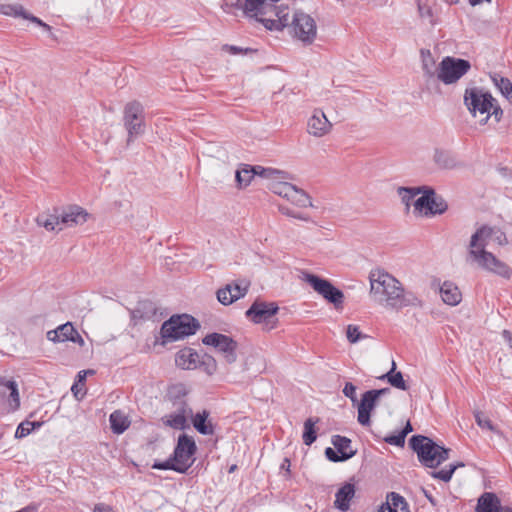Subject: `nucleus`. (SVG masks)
Returning a JSON list of instances; mask_svg holds the SVG:
<instances>
[{
	"label": "nucleus",
	"instance_id": "obj_1",
	"mask_svg": "<svg viewBox=\"0 0 512 512\" xmlns=\"http://www.w3.org/2000/svg\"><path fill=\"white\" fill-rule=\"evenodd\" d=\"M370 295L378 305L393 310L408 306H421V300L412 292H406L401 282L384 270H373L369 275Z\"/></svg>",
	"mask_w": 512,
	"mask_h": 512
},
{
	"label": "nucleus",
	"instance_id": "obj_2",
	"mask_svg": "<svg viewBox=\"0 0 512 512\" xmlns=\"http://www.w3.org/2000/svg\"><path fill=\"white\" fill-rule=\"evenodd\" d=\"M493 227L482 226L472 236L469 243L468 258L487 271L495 273L503 278H510V267L497 259L485 248L492 241Z\"/></svg>",
	"mask_w": 512,
	"mask_h": 512
},
{
	"label": "nucleus",
	"instance_id": "obj_3",
	"mask_svg": "<svg viewBox=\"0 0 512 512\" xmlns=\"http://www.w3.org/2000/svg\"><path fill=\"white\" fill-rule=\"evenodd\" d=\"M409 445L417 453L419 462L428 468H436L449 459L450 449L438 445L423 435H414Z\"/></svg>",
	"mask_w": 512,
	"mask_h": 512
},
{
	"label": "nucleus",
	"instance_id": "obj_4",
	"mask_svg": "<svg viewBox=\"0 0 512 512\" xmlns=\"http://www.w3.org/2000/svg\"><path fill=\"white\" fill-rule=\"evenodd\" d=\"M198 328L199 323L194 317L187 314L174 315L162 324L160 333L163 343H166L193 335Z\"/></svg>",
	"mask_w": 512,
	"mask_h": 512
},
{
	"label": "nucleus",
	"instance_id": "obj_5",
	"mask_svg": "<svg viewBox=\"0 0 512 512\" xmlns=\"http://www.w3.org/2000/svg\"><path fill=\"white\" fill-rule=\"evenodd\" d=\"M463 101L464 105L473 117H476L478 114H487L481 121V124H486L488 122L491 106L493 105V101H495V98L489 91L476 86L466 88Z\"/></svg>",
	"mask_w": 512,
	"mask_h": 512
},
{
	"label": "nucleus",
	"instance_id": "obj_6",
	"mask_svg": "<svg viewBox=\"0 0 512 512\" xmlns=\"http://www.w3.org/2000/svg\"><path fill=\"white\" fill-rule=\"evenodd\" d=\"M279 307L274 302H264L256 300L250 308L246 311L245 315L255 324H263L264 329L270 331L274 329L278 323L276 314Z\"/></svg>",
	"mask_w": 512,
	"mask_h": 512
},
{
	"label": "nucleus",
	"instance_id": "obj_7",
	"mask_svg": "<svg viewBox=\"0 0 512 512\" xmlns=\"http://www.w3.org/2000/svg\"><path fill=\"white\" fill-rule=\"evenodd\" d=\"M470 68L471 64L468 60L447 56L438 66L437 78L444 84L450 85L456 83Z\"/></svg>",
	"mask_w": 512,
	"mask_h": 512
},
{
	"label": "nucleus",
	"instance_id": "obj_8",
	"mask_svg": "<svg viewBox=\"0 0 512 512\" xmlns=\"http://www.w3.org/2000/svg\"><path fill=\"white\" fill-rule=\"evenodd\" d=\"M124 126L128 132L127 144L144 133V110L139 102L128 103L124 109Z\"/></svg>",
	"mask_w": 512,
	"mask_h": 512
},
{
	"label": "nucleus",
	"instance_id": "obj_9",
	"mask_svg": "<svg viewBox=\"0 0 512 512\" xmlns=\"http://www.w3.org/2000/svg\"><path fill=\"white\" fill-rule=\"evenodd\" d=\"M304 280L314 289V291L328 302L334 304L336 308L342 306L344 294L340 289L333 286L330 281L309 273L304 275Z\"/></svg>",
	"mask_w": 512,
	"mask_h": 512
},
{
	"label": "nucleus",
	"instance_id": "obj_10",
	"mask_svg": "<svg viewBox=\"0 0 512 512\" xmlns=\"http://www.w3.org/2000/svg\"><path fill=\"white\" fill-rule=\"evenodd\" d=\"M294 37L304 44H311L317 35L315 20L308 14L297 11L291 22Z\"/></svg>",
	"mask_w": 512,
	"mask_h": 512
},
{
	"label": "nucleus",
	"instance_id": "obj_11",
	"mask_svg": "<svg viewBox=\"0 0 512 512\" xmlns=\"http://www.w3.org/2000/svg\"><path fill=\"white\" fill-rule=\"evenodd\" d=\"M422 192L423 195L414 202L415 211L424 215H435L442 214L447 210L446 201L441 196L436 195L432 188L423 187Z\"/></svg>",
	"mask_w": 512,
	"mask_h": 512
},
{
	"label": "nucleus",
	"instance_id": "obj_12",
	"mask_svg": "<svg viewBox=\"0 0 512 512\" xmlns=\"http://www.w3.org/2000/svg\"><path fill=\"white\" fill-rule=\"evenodd\" d=\"M203 344L214 347L220 354H222L227 364H232L237 359V342L231 337L220 334L211 333L206 335L203 340Z\"/></svg>",
	"mask_w": 512,
	"mask_h": 512
},
{
	"label": "nucleus",
	"instance_id": "obj_13",
	"mask_svg": "<svg viewBox=\"0 0 512 512\" xmlns=\"http://www.w3.org/2000/svg\"><path fill=\"white\" fill-rule=\"evenodd\" d=\"M389 393V388H382L368 390L362 395V399L358 404V422L361 425H370L371 412L376 407L379 398Z\"/></svg>",
	"mask_w": 512,
	"mask_h": 512
},
{
	"label": "nucleus",
	"instance_id": "obj_14",
	"mask_svg": "<svg viewBox=\"0 0 512 512\" xmlns=\"http://www.w3.org/2000/svg\"><path fill=\"white\" fill-rule=\"evenodd\" d=\"M280 0H237L234 6L241 9L248 17L255 18L258 22L268 17L273 12V6Z\"/></svg>",
	"mask_w": 512,
	"mask_h": 512
},
{
	"label": "nucleus",
	"instance_id": "obj_15",
	"mask_svg": "<svg viewBox=\"0 0 512 512\" xmlns=\"http://www.w3.org/2000/svg\"><path fill=\"white\" fill-rule=\"evenodd\" d=\"M197 447L192 437L182 434L178 438L177 445L174 449L173 460L186 472L193 464V456L196 453Z\"/></svg>",
	"mask_w": 512,
	"mask_h": 512
},
{
	"label": "nucleus",
	"instance_id": "obj_16",
	"mask_svg": "<svg viewBox=\"0 0 512 512\" xmlns=\"http://www.w3.org/2000/svg\"><path fill=\"white\" fill-rule=\"evenodd\" d=\"M250 283L245 280H238L227 284L217 291V299L222 305H230L243 298L249 289Z\"/></svg>",
	"mask_w": 512,
	"mask_h": 512
},
{
	"label": "nucleus",
	"instance_id": "obj_17",
	"mask_svg": "<svg viewBox=\"0 0 512 512\" xmlns=\"http://www.w3.org/2000/svg\"><path fill=\"white\" fill-rule=\"evenodd\" d=\"M432 161L440 170H454L462 167L457 154L453 150L443 147L434 148Z\"/></svg>",
	"mask_w": 512,
	"mask_h": 512
},
{
	"label": "nucleus",
	"instance_id": "obj_18",
	"mask_svg": "<svg viewBox=\"0 0 512 512\" xmlns=\"http://www.w3.org/2000/svg\"><path fill=\"white\" fill-rule=\"evenodd\" d=\"M60 218L62 223V229L65 227H73L84 224L89 217L88 212L78 206L71 205L62 209H59Z\"/></svg>",
	"mask_w": 512,
	"mask_h": 512
},
{
	"label": "nucleus",
	"instance_id": "obj_19",
	"mask_svg": "<svg viewBox=\"0 0 512 512\" xmlns=\"http://www.w3.org/2000/svg\"><path fill=\"white\" fill-rule=\"evenodd\" d=\"M332 124L327 119L323 111L314 110L307 122V131L314 137H322L330 132Z\"/></svg>",
	"mask_w": 512,
	"mask_h": 512
},
{
	"label": "nucleus",
	"instance_id": "obj_20",
	"mask_svg": "<svg viewBox=\"0 0 512 512\" xmlns=\"http://www.w3.org/2000/svg\"><path fill=\"white\" fill-rule=\"evenodd\" d=\"M261 23L268 30H282L289 25L288 7L273 6V12H271L268 17L261 19Z\"/></svg>",
	"mask_w": 512,
	"mask_h": 512
},
{
	"label": "nucleus",
	"instance_id": "obj_21",
	"mask_svg": "<svg viewBox=\"0 0 512 512\" xmlns=\"http://www.w3.org/2000/svg\"><path fill=\"white\" fill-rule=\"evenodd\" d=\"M0 13L3 15L15 17V18L21 17L23 19L29 20V21L39 25L45 31L51 32V27L48 24L43 22L38 17L28 13L24 9V7L20 4H2V5H0Z\"/></svg>",
	"mask_w": 512,
	"mask_h": 512
},
{
	"label": "nucleus",
	"instance_id": "obj_22",
	"mask_svg": "<svg viewBox=\"0 0 512 512\" xmlns=\"http://www.w3.org/2000/svg\"><path fill=\"white\" fill-rule=\"evenodd\" d=\"M46 336L49 341H52L54 343L65 341H80L83 343V339L70 322L60 325L54 330L48 331Z\"/></svg>",
	"mask_w": 512,
	"mask_h": 512
},
{
	"label": "nucleus",
	"instance_id": "obj_23",
	"mask_svg": "<svg viewBox=\"0 0 512 512\" xmlns=\"http://www.w3.org/2000/svg\"><path fill=\"white\" fill-rule=\"evenodd\" d=\"M477 512H512V507L502 506L500 499L492 492L483 493L477 501Z\"/></svg>",
	"mask_w": 512,
	"mask_h": 512
},
{
	"label": "nucleus",
	"instance_id": "obj_24",
	"mask_svg": "<svg viewBox=\"0 0 512 512\" xmlns=\"http://www.w3.org/2000/svg\"><path fill=\"white\" fill-rule=\"evenodd\" d=\"M192 416V409L183 404L177 411L165 416L163 422L165 425L174 429L183 430L187 425V418Z\"/></svg>",
	"mask_w": 512,
	"mask_h": 512
},
{
	"label": "nucleus",
	"instance_id": "obj_25",
	"mask_svg": "<svg viewBox=\"0 0 512 512\" xmlns=\"http://www.w3.org/2000/svg\"><path fill=\"white\" fill-rule=\"evenodd\" d=\"M0 393L3 396H8V404L12 410L19 408L20 397L16 381L0 377Z\"/></svg>",
	"mask_w": 512,
	"mask_h": 512
},
{
	"label": "nucleus",
	"instance_id": "obj_26",
	"mask_svg": "<svg viewBox=\"0 0 512 512\" xmlns=\"http://www.w3.org/2000/svg\"><path fill=\"white\" fill-rule=\"evenodd\" d=\"M440 294L443 302L450 306H456L462 300V294L458 286L451 281H445L440 286Z\"/></svg>",
	"mask_w": 512,
	"mask_h": 512
},
{
	"label": "nucleus",
	"instance_id": "obj_27",
	"mask_svg": "<svg viewBox=\"0 0 512 512\" xmlns=\"http://www.w3.org/2000/svg\"><path fill=\"white\" fill-rule=\"evenodd\" d=\"M199 361L200 355L191 348L180 350L175 359L178 367L187 370L196 369Z\"/></svg>",
	"mask_w": 512,
	"mask_h": 512
},
{
	"label": "nucleus",
	"instance_id": "obj_28",
	"mask_svg": "<svg viewBox=\"0 0 512 512\" xmlns=\"http://www.w3.org/2000/svg\"><path fill=\"white\" fill-rule=\"evenodd\" d=\"M355 495V487L351 483L342 486L335 495L334 505L339 510L345 512L350 507V501Z\"/></svg>",
	"mask_w": 512,
	"mask_h": 512
},
{
	"label": "nucleus",
	"instance_id": "obj_29",
	"mask_svg": "<svg viewBox=\"0 0 512 512\" xmlns=\"http://www.w3.org/2000/svg\"><path fill=\"white\" fill-rule=\"evenodd\" d=\"M60 220L59 209H55L52 214L43 213L37 217V223L48 231H54L56 229L62 230V223Z\"/></svg>",
	"mask_w": 512,
	"mask_h": 512
},
{
	"label": "nucleus",
	"instance_id": "obj_30",
	"mask_svg": "<svg viewBox=\"0 0 512 512\" xmlns=\"http://www.w3.org/2000/svg\"><path fill=\"white\" fill-rule=\"evenodd\" d=\"M208 416L209 413L206 410L191 416L193 426L200 434L212 435L214 433L213 425L207 421Z\"/></svg>",
	"mask_w": 512,
	"mask_h": 512
},
{
	"label": "nucleus",
	"instance_id": "obj_31",
	"mask_svg": "<svg viewBox=\"0 0 512 512\" xmlns=\"http://www.w3.org/2000/svg\"><path fill=\"white\" fill-rule=\"evenodd\" d=\"M490 79L499 92L510 102H512V82L499 73L490 74Z\"/></svg>",
	"mask_w": 512,
	"mask_h": 512
},
{
	"label": "nucleus",
	"instance_id": "obj_32",
	"mask_svg": "<svg viewBox=\"0 0 512 512\" xmlns=\"http://www.w3.org/2000/svg\"><path fill=\"white\" fill-rule=\"evenodd\" d=\"M286 200L301 208L312 206L310 196L304 190L296 187L295 185L290 190Z\"/></svg>",
	"mask_w": 512,
	"mask_h": 512
},
{
	"label": "nucleus",
	"instance_id": "obj_33",
	"mask_svg": "<svg viewBox=\"0 0 512 512\" xmlns=\"http://www.w3.org/2000/svg\"><path fill=\"white\" fill-rule=\"evenodd\" d=\"M109 421L112 431L116 434H122L130 425L127 416L119 410L111 413Z\"/></svg>",
	"mask_w": 512,
	"mask_h": 512
},
{
	"label": "nucleus",
	"instance_id": "obj_34",
	"mask_svg": "<svg viewBox=\"0 0 512 512\" xmlns=\"http://www.w3.org/2000/svg\"><path fill=\"white\" fill-rule=\"evenodd\" d=\"M382 507H390L392 512H410L404 497L395 492L388 494L387 502Z\"/></svg>",
	"mask_w": 512,
	"mask_h": 512
},
{
	"label": "nucleus",
	"instance_id": "obj_35",
	"mask_svg": "<svg viewBox=\"0 0 512 512\" xmlns=\"http://www.w3.org/2000/svg\"><path fill=\"white\" fill-rule=\"evenodd\" d=\"M396 363L392 361V368L389 372H387L382 378H386L389 384L397 389L406 391L408 386L403 379V375L401 372H395Z\"/></svg>",
	"mask_w": 512,
	"mask_h": 512
},
{
	"label": "nucleus",
	"instance_id": "obj_36",
	"mask_svg": "<svg viewBox=\"0 0 512 512\" xmlns=\"http://www.w3.org/2000/svg\"><path fill=\"white\" fill-rule=\"evenodd\" d=\"M332 444L341 456L352 453L353 457L356 454V450L352 448L351 440L345 436L334 435L332 437Z\"/></svg>",
	"mask_w": 512,
	"mask_h": 512
},
{
	"label": "nucleus",
	"instance_id": "obj_37",
	"mask_svg": "<svg viewBox=\"0 0 512 512\" xmlns=\"http://www.w3.org/2000/svg\"><path fill=\"white\" fill-rule=\"evenodd\" d=\"M255 177V170L252 169V166L243 164L237 171H236V181L238 183L239 187H246L248 186L253 178Z\"/></svg>",
	"mask_w": 512,
	"mask_h": 512
},
{
	"label": "nucleus",
	"instance_id": "obj_38",
	"mask_svg": "<svg viewBox=\"0 0 512 512\" xmlns=\"http://www.w3.org/2000/svg\"><path fill=\"white\" fill-rule=\"evenodd\" d=\"M319 421L318 418H308L304 422L303 442L305 445L310 446L316 441L317 435L315 430V424Z\"/></svg>",
	"mask_w": 512,
	"mask_h": 512
},
{
	"label": "nucleus",
	"instance_id": "obj_39",
	"mask_svg": "<svg viewBox=\"0 0 512 512\" xmlns=\"http://www.w3.org/2000/svg\"><path fill=\"white\" fill-rule=\"evenodd\" d=\"M206 372L208 375H213L217 370V362L215 358L208 354L200 355L198 367Z\"/></svg>",
	"mask_w": 512,
	"mask_h": 512
},
{
	"label": "nucleus",
	"instance_id": "obj_40",
	"mask_svg": "<svg viewBox=\"0 0 512 512\" xmlns=\"http://www.w3.org/2000/svg\"><path fill=\"white\" fill-rule=\"evenodd\" d=\"M423 187H399L398 194L402 202L409 206L411 201L422 192Z\"/></svg>",
	"mask_w": 512,
	"mask_h": 512
},
{
	"label": "nucleus",
	"instance_id": "obj_41",
	"mask_svg": "<svg viewBox=\"0 0 512 512\" xmlns=\"http://www.w3.org/2000/svg\"><path fill=\"white\" fill-rule=\"evenodd\" d=\"M422 56V69L426 76L433 77L435 75L436 69H435V60L432 57L429 50H422L421 51Z\"/></svg>",
	"mask_w": 512,
	"mask_h": 512
},
{
	"label": "nucleus",
	"instance_id": "obj_42",
	"mask_svg": "<svg viewBox=\"0 0 512 512\" xmlns=\"http://www.w3.org/2000/svg\"><path fill=\"white\" fill-rule=\"evenodd\" d=\"M464 466L463 463L450 464L449 466L431 473V476L435 479H440L444 482H449L458 467Z\"/></svg>",
	"mask_w": 512,
	"mask_h": 512
},
{
	"label": "nucleus",
	"instance_id": "obj_43",
	"mask_svg": "<svg viewBox=\"0 0 512 512\" xmlns=\"http://www.w3.org/2000/svg\"><path fill=\"white\" fill-rule=\"evenodd\" d=\"M293 186V184L288 183L286 180H278L277 182H272L269 185V189L273 193L286 199Z\"/></svg>",
	"mask_w": 512,
	"mask_h": 512
},
{
	"label": "nucleus",
	"instance_id": "obj_44",
	"mask_svg": "<svg viewBox=\"0 0 512 512\" xmlns=\"http://www.w3.org/2000/svg\"><path fill=\"white\" fill-rule=\"evenodd\" d=\"M262 178L272 180L277 182L278 180H288L290 179V175L282 170L274 169V168H266L265 170H261Z\"/></svg>",
	"mask_w": 512,
	"mask_h": 512
},
{
	"label": "nucleus",
	"instance_id": "obj_45",
	"mask_svg": "<svg viewBox=\"0 0 512 512\" xmlns=\"http://www.w3.org/2000/svg\"><path fill=\"white\" fill-rule=\"evenodd\" d=\"M152 468L158 469V470H174L178 473H185L184 467L182 468L180 465H178L176 463V461L173 460V456H171L169 459H167L164 462H158V461L154 462V464L152 465Z\"/></svg>",
	"mask_w": 512,
	"mask_h": 512
},
{
	"label": "nucleus",
	"instance_id": "obj_46",
	"mask_svg": "<svg viewBox=\"0 0 512 512\" xmlns=\"http://www.w3.org/2000/svg\"><path fill=\"white\" fill-rule=\"evenodd\" d=\"M346 336H347V339L350 343L354 344L356 342H358L360 339L362 338H365L366 335H363L360 330H359V327L356 326V325H348L347 326V329H346Z\"/></svg>",
	"mask_w": 512,
	"mask_h": 512
},
{
	"label": "nucleus",
	"instance_id": "obj_47",
	"mask_svg": "<svg viewBox=\"0 0 512 512\" xmlns=\"http://www.w3.org/2000/svg\"><path fill=\"white\" fill-rule=\"evenodd\" d=\"M325 456L327 457L328 460H330L332 462H343V461H346V460L352 458V453L343 454V456H341L337 452V450H335L331 447H328L325 449Z\"/></svg>",
	"mask_w": 512,
	"mask_h": 512
},
{
	"label": "nucleus",
	"instance_id": "obj_48",
	"mask_svg": "<svg viewBox=\"0 0 512 512\" xmlns=\"http://www.w3.org/2000/svg\"><path fill=\"white\" fill-rule=\"evenodd\" d=\"M475 420L478 426H480L482 429H487L492 432H497L496 427L492 424L489 418L485 417L482 412H476L475 413Z\"/></svg>",
	"mask_w": 512,
	"mask_h": 512
},
{
	"label": "nucleus",
	"instance_id": "obj_49",
	"mask_svg": "<svg viewBox=\"0 0 512 512\" xmlns=\"http://www.w3.org/2000/svg\"><path fill=\"white\" fill-rule=\"evenodd\" d=\"M33 430H34V424H32L30 421H24L18 425L16 432H15V437L16 438L26 437Z\"/></svg>",
	"mask_w": 512,
	"mask_h": 512
},
{
	"label": "nucleus",
	"instance_id": "obj_50",
	"mask_svg": "<svg viewBox=\"0 0 512 512\" xmlns=\"http://www.w3.org/2000/svg\"><path fill=\"white\" fill-rule=\"evenodd\" d=\"M405 434H403L401 431L398 432L396 435H390L384 438V441L390 445L394 446H404L405 444Z\"/></svg>",
	"mask_w": 512,
	"mask_h": 512
},
{
	"label": "nucleus",
	"instance_id": "obj_51",
	"mask_svg": "<svg viewBox=\"0 0 512 512\" xmlns=\"http://www.w3.org/2000/svg\"><path fill=\"white\" fill-rule=\"evenodd\" d=\"M356 386L351 382H347L343 388V394L348 397L353 403H357Z\"/></svg>",
	"mask_w": 512,
	"mask_h": 512
},
{
	"label": "nucleus",
	"instance_id": "obj_52",
	"mask_svg": "<svg viewBox=\"0 0 512 512\" xmlns=\"http://www.w3.org/2000/svg\"><path fill=\"white\" fill-rule=\"evenodd\" d=\"M418 12H419V15L421 18H429L430 23L434 24L433 13H432V9L430 6H428L426 4L418 3Z\"/></svg>",
	"mask_w": 512,
	"mask_h": 512
},
{
	"label": "nucleus",
	"instance_id": "obj_53",
	"mask_svg": "<svg viewBox=\"0 0 512 512\" xmlns=\"http://www.w3.org/2000/svg\"><path fill=\"white\" fill-rule=\"evenodd\" d=\"M503 113V109L500 107L497 99H495V101H493V105L491 106L490 117L493 116L495 121L498 123L502 120Z\"/></svg>",
	"mask_w": 512,
	"mask_h": 512
},
{
	"label": "nucleus",
	"instance_id": "obj_54",
	"mask_svg": "<svg viewBox=\"0 0 512 512\" xmlns=\"http://www.w3.org/2000/svg\"><path fill=\"white\" fill-rule=\"evenodd\" d=\"M222 49L232 55H237V54H241V53L247 54V53L253 51L250 48H242V47H238V46H234V45H227V44L224 45L222 47Z\"/></svg>",
	"mask_w": 512,
	"mask_h": 512
},
{
	"label": "nucleus",
	"instance_id": "obj_55",
	"mask_svg": "<svg viewBox=\"0 0 512 512\" xmlns=\"http://www.w3.org/2000/svg\"><path fill=\"white\" fill-rule=\"evenodd\" d=\"M492 241L498 243L499 245H504L507 243V239L505 234L497 228L493 227V238Z\"/></svg>",
	"mask_w": 512,
	"mask_h": 512
},
{
	"label": "nucleus",
	"instance_id": "obj_56",
	"mask_svg": "<svg viewBox=\"0 0 512 512\" xmlns=\"http://www.w3.org/2000/svg\"><path fill=\"white\" fill-rule=\"evenodd\" d=\"M93 512H114V511L111 506L104 504V503H99V504L95 505Z\"/></svg>",
	"mask_w": 512,
	"mask_h": 512
},
{
	"label": "nucleus",
	"instance_id": "obj_57",
	"mask_svg": "<svg viewBox=\"0 0 512 512\" xmlns=\"http://www.w3.org/2000/svg\"><path fill=\"white\" fill-rule=\"evenodd\" d=\"M279 211L283 214V215H286L288 217H292L294 218L295 217V214L296 212L292 209H290L289 207L287 206H283V205H280L279 206Z\"/></svg>",
	"mask_w": 512,
	"mask_h": 512
},
{
	"label": "nucleus",
	"instance_id": "obj_58",
	"mask_svg": "<svg viewBox=\"0 0 512 512\" xmlns=\"http://www.w3.org/2000/svg\"><path fill=\"white\" fill-rule=\"evenodd\" d=\"M71 391L73 392L74 396L77 398V399H82L84 394L85 393H82L81 392V387L79 386L78 383H75L72 387H71Z\"/></svg>",
	"mask_w": 512,
	"mask_h": 512
},
{
	"label": "nucleus",
	"instance_id": "obj_59",
	"mask_svg": "<svg viewBox=\"0 0 512 512\" xmlns=\"http://www.w3.org/2000/svg\"><path fill=\"white\" fill-rule=\"evenodd\" d=\"M422 492L423 494L425 495V497L427 498V500L433 505V506H436L437 505V500L433 497V495L426 489L422 488Z\"/></svg>",
	"mask_w": 512,
	"mask_h": 512
},
{
	"label": "nucleus",
	"instance_id": "obj_60",
	"mask_svg": "<svg viewBox=\"0 0 512 512\" xmlns=\"http://www.w3.org/2000/svg\"><path fill=\"white\" fill-rule=\"evenodd\" d=\"M131 316L133 319H137V318H142L143 314H142L140 308L138 307V308L132 310Z\"/></svg>",
	"mask_w": 512,
	"mask_h": 512
},
{
	"label": "nucleus",
	"instance_id": "obj_61",
	"mask_svg": "<svg viewBox=\"0 0 512 512\" xmlns=\"http://www.w3.org/2000/svg\"><path fill=\"white\" fill-rule=\"evenodd\" d=\"M413 428H412V425L410 424V422L408 421L405 425V427L401 430V432L403 434H405V436H407L410 432H412Z\"/></svg>",
	"mask_w": 512,
	"mask_h": 512
},
{
	"label": "nucleus",
	"instance_id": "obj_62",
	"mask_svg": "<svg viewBox=\"0 0 512 512\" xmlns=\"http://www.w3.org/2000/svg\"><path fill=\"white\" fill-rule=\"evenodd\" d=\"M281 469L286 470L287 472L290 471V460L288 458H285L281 464Z\"/></svg>",
	"mask_w": 512,
	"mask_h": 512
},
{
	"label": "nucleus",
	"instance_id": "obj_63",
	"mask_svg": "<svg viewBox=\"0 0 512 512\" xmlns=\"http://www.w3.org/2000/svg\"><path fill=\"white\" fill-rule=\"evenodd\" d=\"M295 219H299V220H302V221H310V217L308 215H305V214H301V213H297L295 214Z\"/></svg>",
	"mask_w": 512,
	"mask_h": 512
},
{
	"label": "nucleus",
	"instance_id": "obj_64",
	"mask_svg": "<svg viewBox=\"0 0 512 512\" xmlns=\"http://www.w3.org/2000/svg\"><path fill=\"white\" fill-rule=\"evenodd\" d=\"M503 337L509 341L510 345L512 346V334L508 330L503 331Z\"/></svg>",
	"mask_w": 512,
	"mask_h": 512
}]
</instances>
